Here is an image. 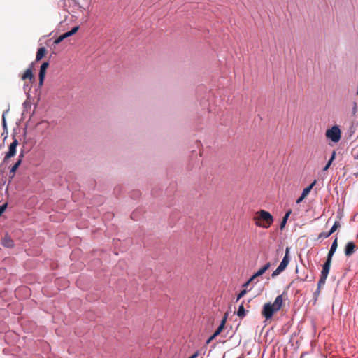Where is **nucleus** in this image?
Listing matches in <instances>:
<instances>
[{"label": "nucleus", "instance_id": "1", "mask_svg": "<svg viewBox=\"0 0 358 358\" xmlns=\"http://www.w3.org/2000/svg\"><path fill=\"white\" fill-rule=\"evenodd\" d=\"M282 295H279L275 298L273 303H265L262 310V316L266 319V320L271 319L273 314L278 312L281 308V307L282 306Z\"/></svg>", "mask_w": 358, "mask_h": 358}, {"label": "nucleus", "instance_id": "2", "mask_svg": "<svg viewBox=\"0 0 358 358\" xmlns=\"http://www.w3.org/2000/svg\"><path fill=\"white\" fill-rule=\"evenodd\" d=\"M254 220L257 226L267 229L272 224L273 217L269 212L261 210L255 213Z\"/></svg>", "mask_w": 358, "mask_h": 358}, {"label": "nucleus", "instance_id": "3", "mask_svg": "<svg viewBox=\"0 0 358 358\" xmlns=\"http://www.w3.org/2000/svg\"><path fill=\"white\" fill-rule=\"evenodd\" d=\"M327 138L331 139L333 142L337 143L341 138V130L337 126H334L326 131Z\"/></svg>", "mask_w": 358, "mask_h": 358}, {"label": "nucleus", "instance_id": "4", "mask_svg": "<svg viewBox=\"0 0 358 358\" xmlns=\"http://www.w3.org/2000/svg\"><path fill=\"white\" fill-rule=\"evenodd\" d=\"M18 145V141L17 139H14L13 141L10 143L9 146L8 152L6 154L4 157V160H6L16 154V148Z\"/></svg>", "mask_w": 358, "mask_h": 358}, {"label": "nucleus", "instance_id": "5", "mask_svg": "<svg viewBox=\"0 0 358 358\" xmlns=\"http://www.w3.org/2000/svg\"><path fill=\"white\" fill-rule=\"evenodd\" d=\"M49 66V63L45 62L42 64L40 68L39 71V85L41 86L43 83L45 76V71L47 68Z\"/></svg>", "mask_w": 358, "mask_h": 358}, {"label": "nucleus", "instance_id": "6", "mask_svg": "<svg viewBox=\"0 0 358 358\" xmlns=\"http://www.w3.org/2000/svg\"><path fill=\"white\" fill-rule=\"evenodd\" d=\"M355 248L356 246L353 242L347 243L345 247V255L348 257L352 255L355 251Z\"/></svg>", "mask_w": 358, "mask_h": 358}, {"label": "nucleus", "instance_id": "7", "mask_svg": "<svg viewBox=\"0 0 358 358\" xmlns=\"http://www.w3.org/2000/svg\"><path fill=\"white\" fill-rule=\"evenodd\" d=\"M331 262L326 260L325 263L324 264L321 272V276H323V278H327L331 267Z\"/></svg>", "mask_w": 358, "mask_h": 358}, {"label": "nucleus", "instance_id": "8", "mask_svg": "<svg viewBox=\"0 0 358 358\" xmlns=\"http://www.w3.org/2000/svg\"><path fill=\"white\" fill-rule=\"evenodd\" d=\"M226 320H227V316H224V318L222 320L220 326L218 327L217 330L215 331V333L213 334V337H216L222 332V331L224 329V324L226 323Z\"/></svg>", "mask_w": 358, "mask_h": 358}, {"label": "nucleus", "instance_id": "9", "mask_svg": "<svg viewBox=\"0 0 358 358\" xmlns=\"http://www.w3.org/2000/svg\"><path fill=\"white\" fill-rule=\"evenodd\" d=\"M2 245L6 248H12L13 241L9 236H6L2 240Z\"/></svg>", "mask_w": 358, "mask_h": 358}, {"label": "nucleus", "instance_id": "10", "mask_svg": "<svg viewBox=\"0 0 358 358\" xmlns=\"http://www.w3.org/2000/svg\"><path fill=\"white\" fill-rule=\"evenodd\" d=\"M289 261H290L289 257H284L280 263L278 267L280 269H282V271H284L287 268V265L289 264Z\"/></svg>", "mask_w": 358, "mask_h": 358}, {"label": "nucleus", "instance_id": "11", "mask_svg": "<svg viewBox=\"0 0 358 358\" xmlns=\"http://www.w3.org/2000/svg\"><path fill=\"white\" fill-rule=\"evenodd\" d=\"M271 266V263H266L262 268L258 270L255 273L256 275L261 276Z\"/></svg>", "mask_w": 358, "mask_h": 358}, {"label": "nucleus", "instance_id": "12", "mask_svg": "<svg viewBox=\"0 0 358 358\" xmlns=\"http://www.w3.org/2000/svg\"><path fill=\"white\" fill-rule=\"evenodd\" d=\"M23 157V154H21L20 155V159L17 161V162L11 168L10 173L13 174V176H14L17 169L19 167L22 162V157Z\"/></svg>", "mask_w": 358, "mask_h": 358}, {"label": "nucleus", "instance_id": "13", "mask_svg": "<svg viewBox=\"0 0 358 358\" xmlns=\"http://www.w3.org/2000/svg\"><path fill=\"white\" fill-rule=\"evenodd\" d=\"M291 213H292V210H288V211L285 213V216L283 217L282 220V222H281V223H280V229H284V227H285L286 223H287V220H288V218H289V215H290Z\"/></svg>", "mask_w": 358, "mask_h": 358}, {"label": "nucleus", "instance_id": "14", "mask_svg": "<svg viewBox=\"0 0 358 358\" xmlns=\"http://www.w3.org/2000/svg\"><path fill=\"white\" fill-rule=\"evenodd\" d=\"M45 53V48L43 47L40 48L37 51L36 60L40 61L43 57Z\"/></svg>", "mask_w": 358, "mask_h": 358}, {"label": "nucleus", "instance_id": "15", "mask_svg": "<svg viewBox=\"0 0 358 358\" xmlns=\"http://www.w3.org/2000/svg\"><path fill=\"white\" fill-rule=\"evenodd\" d=\"M315 183H316V180L313 181V182H312L308 187H307L305 189H303L301 195H303V196L306 197L307 195L310 193V190L314 187V185H315Z\"/></svg>", "mask_w": 358, "mask_h": 358}, {"label": "nucleus", "instance_id": "16", "mask_svg": "<svg viewBox=\"0 0 358 358\" xmlns=\"http://www.w3.org/2000/svg\"><path fill=\"white\" fill-rule=\"evenodd\" d=\"M22 80H25L27 78L31 80L33 78L31 70L30 69H27V71L22 75Z\"/></svg>", "mask_w": 358, "mask_h": 358}, {"label": "nucleus", "instance_id": "17", "mask_svg": "<svg viewBox=\"0 0 358 358\" xmlns=\"http://www.w3.org/2000/svg\"><path fill=\"white\" fill-rule=\"evenodd\" d=\"M237 315L240 317H243L245 315V308L243 304L239 306L237 311Z\"/></svg>", "mask_w": 358, "mask_h": 358}, {"label": "nucleus", "instance_id": "18", "mask_svg": "<svg viewBox=\"0 0 358 358\" xmlns=\"http://www.w3.org/2000/svg\"><path fill=\"white\" fill-rule=\"evenodd\" d=\"M326 279L327 278H323V276H320V279L318 281V283H317V292H320V289L325 284V282H326Z\"/></svg>", "mask_w": 358, "mask_h": 358}, {"label": "nucleus", "instance_id": "19", "mask_svg": "<svg viewBox=\"0 0 358 358\" xmlns=\"http://www.w3.org/2000/svg\"><path fill=\"white\" fill-rule=\"evenodd\" d=\"M340 226V224L338 221H336L334 224V225L332 226L331 229H330L329 232L330 234H333L337 229L338 227Z\"/></svg>", "mask_w": 358, "mask_h": 358}, {"label": "nucleus", "instance_id": "20", "mask_svg": "<svg viewBox=\"0 0 358 358\" xmlns=\"http://www.w3.org/2000/svg\"><path fill=\"white\" fill-rule=\"evenodd\" d=\"M283 271L280 269L278 266V268L273 272L271 276L272 278H275L277 275H278L281 272Z\"/></svg>", "mask_w": 358, "mask_h": 358}, {"label": "nucleus", "instance_id": "21", "mask_svg": "<svg viewBox=\"0 0 358 358\" xmlns=\"http://www.w3.org/2000/svg\"><path fill=\"white\" fill-rule=\"evenodd\" d=\"M335 251H336V250H331V249H330V250H329V253H328V255H327V260L331 262L332 257H333V255H334V254Z\"/></svg>", "mask_w": 358, "mask_h": 358}, {"label": "nucleus", "instance_id": "22", "mask_svg": "<svg viewBox=\"0 0 358 358\" xmlns=\"http://www.w3.org/2000/svg\"><path fill=\"white\" fill-rule=\"evenodd\" d=\"M338 247V243H337V238H336L333 243H332V245L331 246V250H336V248Z\"/></svg>", "mask_w": 358, "mask_h": 358}, {"label": "nucleus", "instance_id": "23", "mask_svg": "<svg viewBox=\"0 0 358 358\" xmlns=\"http://www.w3.org/2000/svg\"><path fill=\"white\" fill-rule=\"evenodd\" d=\"M247 291L245 289L242 290L238 295L236 301H238L240 299H241L244 295L246 294Z\"/></svg>", "mask_w": 358, "mask_h": 358}, {"label": "nucleus", "instance_id": "24", "mask_svg": "<svg viewBox=\"0 0 358 358\" xmlns=\"http://www.w3.org/2000/svg\"><path fill=\"white\" fill-rule=\"evenodd\" d=\"M331 234H330V232L329 231L328 233H321L320 235H319V237L320 238H327L329 237Z\"/></svg>", "mask_w": 358, "mask_h": 358}, {"label": "nucleus", "instance_id": "25", "mask_svg": "<svg viewBox=\"0 0 358 358\" xmlns=\"http://www.w3.org/2000/svg\"><path fill=\"white\" fill-rule=\"evenodd\" d=\"M64 38V36L63 35H61L59 37H58L55 41V44H58L61 41H62Z\"/></svg>", "mask_w": 358, "mask_h": 358}, {"label": "nucleus", "instance_id": "26", "mask_svg": "<svg viewBox=\"0 0 358 358\" xmlns=\"http://www.w3.org/2000/svg\"><path fill=\"white\" fill-rule=\"evenodd\" d=\"M7 207V203H6L5 204L2 205V206H0V215L4 212V210H6Z\"/></svg>", "mask_w": 358, "mask_h": 358}, {"label": "nucleus", "instance_id": "27", "mask_svg": "<svg viewBox=\"0 0 358 358\" xmlns=\"http://www.w3.org/2000/svg\"><path fill=\"white\" fill-rule=\"evenodd\" d=\"M332 162L331 161H328L327 164H326V166L324 167L323 169V171H326L328 170V169L330 167V166L331 165Z\"/></svg>", "mask_w": 358, "mask_h": 358}, {"label": "nucleus", "instance_id": "28", "mask_svg": "<svg viewBox=\"0 0 358 358\" xmlns=\"http://www.w3.org/2000/svg\"><path fill=\"white\" fill-rule=\"evenodd\" d=\"M79 27H73L71 30V33L72 35H73L74 34H76L78 30Z\"/></svg>", "mask_w": 358, "mask_h": 358}, {"label": "nucleus", "instance_id": "29", "mask_svg": "<svg viewBox=\"0 0 358 358\" xmlns=\"http://www.w3.org/2000/svg\"><path fill=\"white\" fill-rule=\"evenodd\" d=\"M62 35L64 36V38H68V37H69V36H72V34H71V31H67V32H66V33L63 34Z\"/></svg>", "mask_w": 358, "mask_h": 358}, {"label": "nucleus", "instance_id": "30", "mask_svg": "<svg viewBox=\"0 0 358 358\" xmlns=\"http://www.w3.org/2000/svg\"><path fill=\"white\" fill-rule=\"evenodd\" d=\"M257 277H259V276L256 275V273H255L253 275L251 276V278L248 280V281L250 282H252Z\"/></svg>", "mask_w": 358, "mask_h": 358}, {"label": "nucleus", "instance_id": "31", "mask_svg": "<svg viewBox=\"0 0 358 358\" xmlns=\"http://www.w3.org/2000/svg\"><path fill=\"white\" fill-rule=\"evenodd\" d=\"M304 199L305 196L301 195V196L296 200V203H300Z\"/></svg>", "mask_w": 358, "mask_h": 358}, {"label": "nucleus", "instance_id": "32", "mask_svg": "<svg viewBox=\"0 0 358 358\" xmlns=\"http://www.w3.org/2000/svg\"><path fill=\"white\" fill-rule=\"evenodd\" d=\"M289 248H286V250H285V255L284 257H289Z\"/></svg>", "mask_w": 358, "mask_h": 358}, {"label": "nucleus", "instance_id": "33", "mask_svg": "<svg viewBox=\"0 0 358 358\" xmlns=\"http://www.w3.org/2000/svg\"><path fill=\"white\" fill-rule=\"evenodd\" d=\"M2 119H3V127H4V128H6V119H5V114H4V113L3 114Z\"/></svg>", "mask_w": 358, "mask_h": 358}, {"label": "nucleus", "instance_id": "34", "mask_svg": "<svg viewBox=\"0 0 358 358\" xmlns=\"http://www.w3.org/2000/svg\"><path fill=\"white\" fill-rule=\"evenodd\" d=\"M335 156H336V153H335V152H333V153H332V155H331V158H330L329 161H331V162H333V161H334V159H335Z\"/></svg>", "mask_w": 358, "mask_h": 358}, {"label": "nucleus", "instance_id": "35", "mask_svg": "<svg viewBox=\"0 0 358 358\" xmlns=\"http://www.w3.org/2000/svg\"><path fill=\"white\" fill-rule=\"evenodd\" d=\"M199 356V352L194 353L189 358H196Z\"/></svg>", "mask_w": 358, "mask_h": 358}, {"label": "nucleus", "instance_id": "36", "mask_svg": "<svg viewBox=\"0 0 358 358\" xmlns=\"http://www.w3.org/2000/svg\"><path fill=\"white\" fill-rule=\"evenodd\" d=\"M250 282L248 280L245 283L243 284V287H247Z\"/></svg>", "mask_w": 358, "mask_h": 358}, {"label": "nucleus", "instance_id": "37", "mask_svg": "<svg viewBox=\"0 0 358 358\" xmlns=\"http://www.w3.org/2000/svg\"><path fill=\"white\" fill-rule=\"evenodd\" d=\"M215 337H213V336L208 339L207 343H209L212 339H213Z\"/></svg>", "mask_w": 358, "mask_h": 358}, {"label": "nucleus", "instance_id": "38", "mask_svg": "<svg viewBox=\"0 0 358 358\" xmlns=\"http://www.w3.org/2000/svg\"><path fill=\"white\" fill-rule=\"evenodd\" d=\"M355 158L358 159V153H357V155Z\"/></svg>", "mask_w": 358, "mask_h": 358}, {"label": "nucleus", "instance_id": "39", "mask_svg": "<svg viewBox=\"0 0 358 358\" xmlns=\"http://www.w3.org/2000/svg\"><path fill=\"white\" fill-rule=\"evenodd\" d=\"M357 175H358V173H357Z\"/></svg>", "mask_w": 358, "mask_h": 358}]
</instances>
